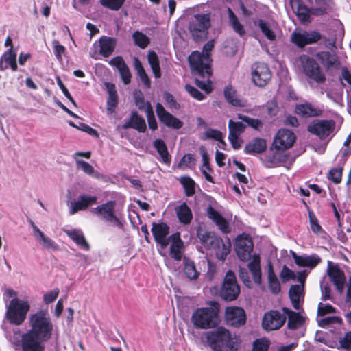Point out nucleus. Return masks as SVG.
Here are the masks:
<instances>
[{"label":"nucleus","mask_w":351,"mask_h":351,"mask_svg":"<svg viewBox=\"0 0 351 351\" xmlns=\"http://www.w3.org/2000/svg\"><path fill=\"white\" fill-rule=\"evenodd\" d=\"M28 329L21 332L15 328L7 337L12 345L20 346L21 351H45V344L51 338L53 324L47 310L40 309L28 316Z\"/></svg>","instance_id":"obj_1"},{"label":"nucleus","mask_w":351,"mask_h":351,"mask_svg":"<svg viewBox=\"0 0 351 351\" xmlns=\"http://www.w3.org/2000/svg\"><path fill=\"white\" fill-rule=\"evenodd\" d=\"M196 235L201 244V248L213 252L216 258L220 261L226 260L231 249L229 239L223 241L216 232L206 229L203 226H198Z\"/></svg>","instance_id":"obj_2"},{"label":"nucleus","mask_w":351,"mask_h":351,"mask_svg":"<svg viewBox=\"0 0 351 351\" xmlns=\"http://www.w3.org/2000/svg\"><path fill=\"white\" fill-rule=\"evenodd\" d=\"M192 74L198 77L195 78L196 85L207 94L212 90L210 77L211 76L210 58L203 55L198 51H195L188 58Z\"/></svg>","instance_id":"obj_3"},{"label":"nucleus","mask_w":351,"mask_h":351,"mask_svg":"<svg viewBox=\"0 0 351 351\" xmlns=\"http://www.w3.org/2000/svg\"><path fill=\"white\" fill-rule=\"evenodd\" d=\"M201 335V342L213 351H236L237 343L230 332L223 326L216 327Z\"/></svg>","instance_id":"obj_4"},{"label":"nucleus","mask_w":351,"mask_h":351,"mask_svg":"<svg viewBox=\"0 0 351 351\" xmlns=\"http://www.w3.org/2000/svg\"><path fill=\"white\" fill-rule=\"evenodd\" d=\"M191 322L197 329L215 328L220 324L218 303L210 302L209 306L196 308L191 314Z\"/></svg>","instance_id":"obj_5"},{"label":"nucleus","mask_w":351,"mask_h":351,"mask_svg":"<svg viewBox=\"0 0 351 351\" xmlns=\"http://www.w3.org/2000/svg\"><path fill=\"white\" fill-rule=\"evenodd\" d=\"M30 307L29 302L26 300H10L6 305L5 317L10 324L20 326L26 319Z\"/></svg>","instance_id":"obj_6"},{"label":"nucleus","mask_w":351,"mask_h":351,"mask_svg":"<svg viewBox=\"0 0 351 351\" xmlns=\"http://www.w3.org/2000/svg\"><path fill=\"white\" fill-rule=\"evenodd\" d=\"M116 202L108 201L101 204L91 210V213L96 215L101 220L108 223L119 228L123 227V223L116 215Z\"/></svg>","instance_id":"obj_7"},{"label":"nucleus","mask_w":351,"mask_h":351,"mask_svg":"<svg viewBox=\"0 0 351 351\" xmlns=\"http://www.w3.org/2000/svg\"><path fill=\"white\" fill-rule=\"evenodd\" d=\"M300 61L302 71L308 78L317 84L324 82L326 80L325 75L315 60L308 56H303L300 58Z\"/></svg>","instance_id":"obj_8"},{"label":"nucleus","mask_w":351,"mask_h":351,"mask_svg":"<svg viewBox=\"0 0 351 351\" xmlns=\"http://www.w3.org/2000/svg\"><path fill=\"white\" fill-rule=\"evenodd\" d=\"M240 293V287L237 282L236 276L232 271L229 270L224 278L221 289V297L226 301L236 300Z\"/></svg>","instance_id":"obj_9"},{"label":"nucleus","mask_w":351,"mask_h":351,"mask_svg":"<svg viewBox=\"0 0 351 351\" xmlns=\"http://www.w3.org/2000/svg\"><path fill=\"white\" fill-rule=\"evenodd\" d=\"M287 316L276 310H271L265 313L262 319L263 328L267 331L280 328L285 323Z\"/></svg>","instance_id":"obj_10"},{"label":"nucleus","mask_w":351,"mask_h":351,"mask_svg":"<svg viewBox=\"0 0 351 351\" xmlns=\"http://www.w3.org/2000/svg\"><path fill=\"white\" fill-rule=\"evenodd\" d=\"M295 140L296 136L291 130L282 128L275 135L272 146L277 151H285L291 148Z\"/></svg>","instance_id":"obj_11"},{"label":"nucleus","mask_w":351,"mask_h":351,"mask_svg":"<svg viewBox=\"0 0 351 351\" xmlns=\"http://www.w3.org/2000/svg\"><path fill=\"white\" fill-rule=\"evenodd\" d=\"M254 248V243L248 234L239 235L235 241V252L242 261H248Z\"/></svg>","instance_id":"obj_12"},{"label":"nucleus","mask_w":351,"mask_h":351,"mask_svg":"<svg viewBox=\"0 0 351 351\" xmlns=\"http://www.w3.org/2000/svg\"><path fill=\"white\" fill-rule=\"evenodd\" d=\"M217 15L220 16L221 21L228 20L229 22H239L237 16L234 14L233 11L227 7H223L219 10H215L213 16L210 13L206 14H197L195 15V18L197 22H210L211 20L218 21L219 19Z\"/></svg>","instance_id":"obj_13"},{"label":"nucleus","mask_w":351,"mask_h":351,"mask_svg":"<svg viewBox=\"0 0 351 351\" xmlns=\"http://www.w3.org/2000/svg\"><path fill=\"white\" fill-rule=\"evenodd\" d=\"M271 73L267 64L257 62L252 66V78L255 85L265 86L271 80Z\"/></svg>","instance_id":"obj_14"},{"label":"nucleus","mask_w":351,"mask_h":351,"mask_svg":"<svg viewBox=\"0 0 351 351\" xmlns=\"http://www.w3.org/2000/svg\"><path fill=\"white\" fill-rule=\"evenodd\" d=\"M335 125L332 120H315L308 125V131L321 139H325L333 132Z\"/></svg>","instance_id":"obj_15"},{"label":"nucleus","mask_w":351,"mask_h":351,"mask_svg":"<svg viewBox=\"0 0 351 351\" xmlns=\"http://www.w3.org/2000/svg\"><path fill=\"white\" fill-rule=\"evenodd\" d=\"M293 12L301 22H306L312 15H321V9H309L301 0H289Z\"/></svg>","instance_id":"obj_16"},{"label":"nucleus","mask_w":351,"mask_h":351,"mask_svg":"<svg viewBox=\"0 0 351 351\" xmlns=\"http://www.w3.org/2000/svg\"><path fill=\"white\" fill-rule=\"evenodd\" d=\"M225 319L228 325L240 327L246 322V314L241 307L230 306L226 309Z\"/></svg>","instance_id":"obj_17"},{"label":"nucleus","mask_w":351,"mask_h":351,"mask_svg":"<svg viewBox=\"0 0 351 351\" xmlns=\"http://www.w3.org/2000/svg\"><path fill=\"white\" fill-rule=\"evenodd\" d=\"M97 203V197L95 195L88 194L80 195L76 200H73L68 204L69 207V213L73 215L78 211L85 210L89 206Z\"/></svg>","instance_id":"obj_18"},{"label":"nucleus","mask_w":351,"mask_h":351,"mask_svg":"<svg viewBox=\"0 0 351 351\" xmlns=\"http://www.w3.org/2000/svg\"><path fill=\"white\" fill-rule=\"evenodd\" d=\"M321 38V34L315 31H294L291 36V41L300 47H303L306 45L316 43Z\"/></svg>","instance_id":"obj_19"},{"label":"nucleus","mask_w":351,"mask_h":351,"mask_svg":"<svg viewBox=\"0 0 351 351\" xmlns=\"http://www.w3.org/2000/svg\"><path fill=\"white\" fill-rule=\"evenodd\" d=\"M152 232L156 242L160 245L162 249H165L169 244L170 236L169 227L165 223H153Z\"/></svg>","instance_id":"obj_20"},{"label":"nucleus","mask_w":351,"mask_h":351,"mask_svg":"<svg viewBox=\"0 0 351 351\" xmlns=\"http://www.w3.org/2000/svg\"><path fill=\"white\" fill-rule=\"evenodd\" d=\"M156 111L159 120L167 127L176 130L182 127V122L168 112L160 103L156 104Z\"/></svg>","instance_id":"obj_21"},{"label":"nucleus","mask_w":351,"mask_h":351,"mask_svg":"<svg viewBox=\"0 0 351 351\" xmlns=\"http://www.w3.org/2000/svg\"><path fill=\"white\" fill-rule=\"evenodd\" d=\"M29 224L33 230V235L38 243L42 245L43 247L47 250H51L53 251L58 250V245L49 237L45 235L38 226L32 221H29Z\"/></svg>","instance_id":"obj_22"},{"label":"nucleus","mask_w":351,"mask_h":351,"mask_svg":"<svg viewBox=\"0 0 351 351\" xmlns=\"http://www.w3.org/2000/svg\"><path fill=\"white\" fill-rule=\"evenodd\" d=\"M206 215L216 224L221 232L224 234L230 232L231 228L227 220L211 206L206 208Z\"/></svg>","instance_id":"obj_23"},{"label":"nucleus","mask_w":351,"mask_h":351,"mask_svg":"<svg viewBox=\"0 0 351 351\" xmlns=\"http://www.w3.org/2000/svg\"><path fill=\"white\" fill-rule=\"evenodd\" d=\"M332 262H328V275L329 276L331 281L333 282L337 289L341 291L343 289L345 282V276L342 271H341L337 266H331Z\"/></svg>","instance_id":"obj_24"},{"label":"nucleus","mask_w":351,"mask_h":351,"mask_svg":"<svg viewBox=\"0 0 351 351\" xmlns=\"http://www.w3.org/2000/svg\"><path fill=\"white\" fill-rule=\"evenodd\" d=\"M169 244L171 245V256L176 261L181 260L182 257L184 243L180 238V234L179 232L173 233L170 236Z\"/></svg>","instance_id":"obj_25"},{"label":"nucleus","mask_w":351,"mask_h":351,"mask_svg":"<svg viewBox=\"0 0 351 351\" xmlns=\"http://www.w3.org/2000/svg\"><path fill=\"white\" fill-rule=\"evenodd\" d=\"M109 64L111 66H115L121 75V80L125 84H128L131 80V73L128 66L125 63L123 59L121 56H117L112 58Z\"/></svg>","instance_id":"obj_26"},{"label":"nucleus","mask_w":351,"mask_h":351,"mask_svg":"<svg viewBox=\"0 0 351 351\" xmlns=\"http://www.w3.org/2000/svg\"><path fill=\"white\" fill-rule=\"evenodd\" d=\"M122 128L123 129L134 128L139 132H144L146 130V123L143 117L133 112L130 119L124 121Z\"/></svg>","instance_id":"obj_27"},{"label":"nucleus","mask_w":351,"mask_h":351,"mask_svg":"<svg viewBox=\"0 0 351 351\" xmlns=\"http://www.w3.org/2000/svg\"><path fill=\"white\" fill-rule=\"evenodd\" d=\"M66 234L75 242V243L81 249L88 251L90 250V245L86 241L83 232L80 229L64 230Z\"/></svg>","instance_id":"obj_28"},{"label":"nucleus","mask_w":351,"mask_h":351,"mask_svg":"<svg viewBox=\"0 0 351 351\" xmlns=\"http://www.w3.org/2000/svg\"><path fill=\"white\" fill-rule=\"evenodd\" d=\"M10 67L13 71L17 70L16 53L12 49L7 50L0 59V70L3 71Z\"/></svg>","instance_id":"obj_29"},{"label":"nucleus","mask_w":351,"mask_h":351,"mask_svg":"<svg viewBox=\"0 0 351 351\" xmlns=\"http://www.w3.org/2000/svg\"><path fill=\"white\" fill-rule=\"evenodd\" d=\"M247 268L251 272L254 282L261 285L262 274L261 269V260L258 254H253L251 261L247 264Z\"/></svg>","instance_id":"obj_30"},{"label":"nucleus","mask_w":351,"mask_h":351,"mask_svg":"<svg viewBox=\"0 0 351 351\" xmlns=\"http://www.w3.org/2000/svg\"><path fill=\"white\" fill-rule=\"evenodd\" d=\"M210 23H189V29L195 41L206 39Z\"/></svg>","instance_id":"obj_31"},{"label":"nucleus","mask_w":351,"mask_h":351,"mask_svg":"<svg viewBox=\"0 0 351 351\" xmlns=\"http://www.w3.org/2000/svg\"><path fill=\"white\" fill-rule=\"evenodd\" d=\"M282 310L285 315L288 317L287 327L289 329L295 330L302 325L304 318L299 314V313H295L285 307L282 308Z\"/></svg>","instance_id":"obj_32"},{"label":"nucleus","mask_w":351,"mask_h":351,"mask_svg":"<svg viewBox=\"0 0 351 351\" xmlns=\"http://www.w3.org/2000/svg\"><path fill=\"white\" fill-rule=\"evenodd\" d=\"M105 85L108 93L107 99V111L108 113L112 114L114 112L118 104V96L114 84L107 82Z\"/></svg>","instance_id":"obj_33"},{"label":"nucleus","mask_w":351,"mask_h":351,"mask_svg":"<svg viewBox=\"0 0 351 351\" xmlns=\"http://www.w3.org/2000/svg\"><path fill=\"white\" fill-rule=\"evenodd\" d=\"M295 113L302 117H310L319 116L322 110L312 106L311 104L298 105L295 108Z\"/></svg>","instance_id":"obj_34"},{"label":"nucleus","mask_w":351,"mask_h":351,"mask_svg":"<svg viewBox=\"0 0 351 351\" xmlns=\"http://www.w3.org/2000/svg\"><path fill=\"white\" fill-rule=\"evenodd\" d=\"M266 142L264 139L256 138L250 142L245 147L244 151L246 154H260L266 149Z\"/></svg>","instance_id":"obj_35"},{"label":"nucleus","mask_w":351,"mask_h":351,"mask_svg":"<svg viewBox=\"0 0 351 351\" xmlns=\"http://www.w3.org/2000/svg\"><path fill=\"white\" fill-rule=\"evenodd\" d=\"M176 215L180 223L189 224L193 219V214L186 203L184 202L176 208Z\"/></svg>","instance_id":"obj_36"},{"label":"nucleus","mask_w":351,"mask_h":351,"mask_svg":"<svg viewBox=\"0 0 351 351\" xmlns=\"http://www.w3.org/2000/svg\"><path fill=\"white\" fill-rule=\"evenodd\" d=\"M99 52L104 57L110 56L114 50L115 40L112 38L102 36L99 39Z\"/></svg>","instance_id":"obj_37"},{"label":"nucleus","mask_w":351,"mask_h":351,"mask_svg":"<svg viewBox=\"0 0 351 351\" xmlns=\"http://www.w3.org/2000/svg\"><path fill=\"white\" fill-rule=\"evenodd\" d=\"M153 146L157 150L160 158V161L165 164L169 165L171 161V158L168 152V149L165 142L162 139H156L153 142Z\"/></svg>","instance_id":"obj_38"},{"label":"nucleus","mask_w":351,"mask_h":351,"mask_svg":"<svg viewBox=\"0 0 351 351\" xmlns=\"http://www.w3.org/2000/svg\"><path fill=\"white\" fill-rule=\"evenodd\" d=\"M267 280L270 291L274 294L278 293L281 289L280 284L274 271L273 265L271 262H269L267 265Z\"/></svg>","instance_id":"obj_39"},{"label":"nucleus","mask_w":351,"mask_h":351,"mask_svg":"<svg viewBox=\"0 0 351 351\" xmlns=\"http://www.w3.org/2000/svg\"><path fill=\"white\" fill-rule=\"evenodd\" d=\"M289 295L293 308L299 310L300 298L303 296V287L299 285L291 286L289 291Z\"/></svg>","instance_id":"obj_40"},{"label":"nucleus","mask_w":351,"mask_h":351,"mask_svg":"<svg viewBox=\"0 0 351 351\" xmlns=\"http://www.w3.org/2000/svg\"><path fill=\"white\" fill-rule=\"evenodd\" d=\"M298 266L303 267H309L313 269L322 262V258L316 254L311 255H302V258H298Z\"/></svg>","instance_id":"obj_41"},{"label":"nucleus","mask_w":351,"mask_h":351,"mask_svg":"<svg viewBox=\"0 0 351 351\" xmlns=\"http://www.w3.org/2000/svg\"><path fill=\"white\" fill-rule=\"evenodd\" d=\"M224 97L226 101L231 105L237 107L245 106V102L243 100L239 99L237 95L236 90L230 86L226 87L224 89Z\"/></svg>","instance_id":"obj_42"},{"label":"nucleus","mask_w":351,"mask_h":351,"mask_svg":"<svg viewBox=\"0 0 351 351\" xmlns=\"http://www.w3.org/2000/svg\"><path fill=\"white\" fill-rule=\"evenodd\" d=\"M148 62L151 66L154 75L156 78H160L161 76L159 60L156 52L149 51L147 54Z\"/></svg>","instance_id":"obj_43"},{"label":"nucleus","mask_w":351,"mask_h":351,"mask_svg":"<svg viewBox=\"0 0 351 351\" xmlns=\"http://www.w3.org/2000/svg\"><path fill=\"white\" fill-rule=\"evenodd\" d=\"M184 272L186 277L191 280L197 279L199 274L195 267L194 262L187 258L184 260Z\"/></svg>","instance_id":"obj_44"},{"label":"nucleus","mask_w":351,"mask_h":351,"mask_svg":"<svg viewBox=\"0 0 351 351\" xmlns=\"http://www.w3.org/2000/svg\"><path fill=\"white\" fill-rule=\"evenodd\" d=\"M202 166L200 169L201 172L204 176L205 179L212 183H214L212 176L210 175L208 171L211 170L209 165V158L206 151L202 150Z\"/></svg>","instance_id":"obj_45"},{"label":"nucleus","mask_w":351,"mask_h":351,"mask_svg":"<svg viewBox=\"0 0 351 351\" xmlns=\"http://www.w3.org/2000/svg\"><path fill=\"white\" fill-rule=\"evenodd\" d=\"M341 84L344 86L350 87V92H351V73L346 68H343L341 70V75L340 77ZM348 111L351 114V93L350 100L348 104Z\"/></svg>","instance_id":"obj_46"},{"label":"nucleus","mask_w":351,"mask_h":351,"mask_svg":"<svg viewBox=\"0 0 351 351\" xmlns=\"http://www.w3.org/2000/svg\"><path fill=\"white\" fill-rule=\"evenodd\" d=\"M132 38L135 45L141 49H145L149 43V38L139 31H135L132 34Z\"/></svg>","instance_id":"obj_47"},{"label":"nucleus","mask_w":351,"mask_h":351,"mask_svg":"<svg viewBox=\"0 0 351 351\" xmlns=\"http://www.w3.org/2000/svg\"><path fill=\"white\" fill-rule=\"evenodd\" d=\"M184 189L185 194L187 197H191L195 193V182L189 177H182L180 180Z\"/></svg>","instance_id":"obj_48"},{"label":"nucleus","mask_w":351,"mask_h":351,"mask_svg":"<svg viewBox=\"0 0 351 351\" xmlns=\"http://www.w3.org/2000/svg\"><path fill=\"white\" fill-rule=\"evenodd\" d=\"M237 117L239 119L242 120L243 122L247 123L249 126L252 127V128L259 130L261 128H262L263 123V122L258 119H253L248 117L245 115H243L241 114H239L237 115Z\"/></svg>","instance_id":"obj_49"},{"label":"nucleus","mask_w":351,"mask_h":351,"mask_svg":"<svg viewBox=\"0 0 351 351\" xmlns=\"http://www.w3.org/2000/svg\"><path fill=\"white\" fill-rule=\"evenodd\" d=\"M317 58L321 61L322 64L326 66H331L335 63L334 56L328 51H322L317 54Z\"/></svg>","instance_id":"obj_50"},{"label":"nucleus","mask_w":351,"mask_h":351,"mask_svg":"<svg viewBox=\"0 0 351 351\" xmlns=\"http://www.w3.org/2000/svg\"><path fill=\"white\" fill-rule=\"evenodd\" d=\"M229 134L240 136L244 131L245 125L242 122L233 121L230 120L228 122Z\"/></svg>","instance_id":"obj_51"},{"label":"nucleus","mask_w":351,"mask_h":351,"mask_svg":"<svg viewBox=\"0 0 351 351\" xmlns=\"http://www.w3.org/2000/svg\"><path fill=\"white\" fill-rule=\"evenodd\" d=\"M145 113L147 115L149 127L151 130H155L157 128V122L154 117L152 107L150 103H148L145 107Z\"/></svg>","instance_id":"obj_52"},{"label":"nucleus","mask_w":351,"mask_h":351,"mask_svg":"<svg viewBox=\"0 0 351 351\" xmlns=\"http://www.w3.org/2000/svg\"><path fill=\"white\" fill-rule=\"evenodd\" d=\"M223 138V134L220 131L215 130V129L209 128L204 132L203 136L202 138L203 140L214 139L216 141H220L221 138Z\"/></svg>","instance_id":"obj_53"},{"label":"nucleus","mask_w":351,"mask_h":351,"mask_svg":"<svg viewBox=\"0 0 351 351\" xmlns=\"http://www.w3.org/2000/svg\"><path fill=\"white\" fill-rule=\"evenodd\" d=\"M125 0H100L101 4L112 10H118Z\"/></svg>","instance_id":"obj_54"},{"label":"nucleus","mask_w":351,"mask_h":351,"mask_svg":"<svg viewBox=\"0 0 351 351\" xmlns=\"http://www.w3.org/2000/svg\"><path fill=\"white\" fill-rule=\"evenodd\" d=\"M51 44L56 58L59 61H62V55L64 54L66 48L63 45H60L57 40H53Z\"/></svg>","instance_id":"obj_55"},{"label":"nucleus","mask_w":351,"mask_h":351,"mask_svg":"<svg viewBox=\"0 0 351 351\" xmlns=\"http://www.w3.org/2000/svg\"><path fill=\"white\" fill-rule=\"evenodd\" d=\"M225 53L229 56H234L238 49V46L234 39L227 40L224 45Z\"/></svg>","instance_id":"obj_56"},{"label":"nucleus","mask_w":351,"mask_h":351,"mask_svg":"<svg viewBox=\"0 0 351 351\" xmlns=\"http://www.w3.org/2000/svg\"><path fill=\"white\" fill-rule=\"evenodd\" d=\"M76 166L77 169H82L85 173L90 176L94 172V168L88 162L82 160H76Z\"/></svg>","instance_id":"obj_57"},{"label":"nucleus","mask_w":351,"mask_h":351,"mask_svg":"<svg viewBox=\"0 0 351 351\" xmlns=\"http://www.w3.org/2000/svg\"><path fill=\"white\" fill-rule=\"evenodd\" d=\"M195 165V158L193 154H185L179 162L180 167H191Z\"/></svg>","instance_id":"obj_58"},{"label":"nucleus","mask_w":351,"mask_h":351,"mask_svg":"<svg viewBox=\"0 0 351 351\" xmlns=\"http://www.w3.org/2000/svg\"><path fill=\"white\" fill-rule=\"evenodd\" d=\"M342 168H333L329 171L328 178L335 184H339L341 180Z\"/></svg>","instance_id":"obj_59"},{"label":"nucleus","mask_w":351,"mask_h":351,"mask_svg":"<svg viewBox=\"0 0 351 351\" xmlns=\"http://www.w3.org/2000/svg\"><path fill=\"white\" fill-rule=\"evenodd\" d=\"M260 29L264 35L270 40H274L276 38L274 32L271 29L270 23H258Z\"/></svg>","instance_id":"obj_60"},{"label":"nucleus","mask_w":351,"mask_h":351,"mask_svg":"<svg viewBox=\"0 0 351 351\" xmlns=\"http://www.w3.org/2000/svg\"><path fill=\"white\" fill-rule=\"evenodd\" d=\"M185 90L190 94L191 97L199 101L202 100L205 97V95L199 90L189 84L185 85Z\"/></svg>","instance_id":"obj_61"},{"label":"nucleus","mask_w":351,"mask_h":351,"mask_svg":"<svg viewBox=\"0 0 351 351\" xmlns=\"http://www.w3.org/2000/svg\"><path fill=\"white\" fill-rule=\"evenodd\" d=\"M269 348L268 341L260 339L254 342L252 351H267Z\"/></svg>","instance_id":"obj_62"},{"label":"nucleus","mask_w":351,"mask_h":351,"mask_svg":"<svg viewBox=\"0 0 351 351\" xmlns=\"http://www.w3.org/2000/svg\"><path fill=\"white\" fill-rule=\"evenodd\" d=\"M59 294V289H55L44 294L43 301L46 304H49L54 302L58 298Z\"/></svg>","instance_id":"obj_63"},{"label":"nucleus","mask_w":351,"mask_h":351,"mask_svg":"<svg viewBox=\"0 0 351 351\" xmlns=\"http://www.w3.org/2000/svg\"><path fill=\"white\" fill-rule=\"evenodd\" d=\"M318 315H324L327 313H335V308L330 304L319 303L317 309Z\"/></svg>","instance_id":"obj_64"}]
</instances>
